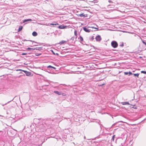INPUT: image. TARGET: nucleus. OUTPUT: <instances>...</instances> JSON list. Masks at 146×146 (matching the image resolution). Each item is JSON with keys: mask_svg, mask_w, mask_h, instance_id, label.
I'll return each instance as SVG.
<instances>
[{"mask_svg": "<svg viewBox=\"0 0 146 146\" xmlns=\"http://www.w3.org/2000/svg\"><path fill=\"white\" fill-rule=\"evenodd\" d=\"M23 71L25 73V74H26V75L27 76H31V72H27V71H24V70H23Z\"/></svg>", "mask_w": 146, "mask_h": 146, "instance_id": "nucleus-3", "label": "nucleus"}, {"mask_svg": "<svg viewBox=\"0 0 146 146\" xmlns=\"http://www.w3.org/2000/svg\"><path fill=\"white\" fill-rule=\"evenodd\" d=\"M54 92L55 94L58 95H61L62 94V92H58V91H55Z\"/></svg>", "mask_w": 146, "mask_h": 146, "instance_id": "nucleus-6", "label": "nucleus"}, {"mask_svg": "<svg viewBox=\"0 0 146 146\" xmlns=\"http://www.w3.org/2000/svg\"><path fill=\"white\" fill-rule=\"evenodd\" d=\"M128 74H129V75H132L133 74L132 73L130 72H128Z\"/></svg>", "mask_w": 146, "mask_h": 146, "instance_id": "nucleus-23", "label": "nucleus"}, {"mask_svg": "<svg viewBox=\"0 0 146 146\" xmlns=\"http://www.w3.org/2000/svg\"><path fill=\"white\" fill-rule=\"evenodd\" d=\"M32 21V20L31 19H25V20H23V23H25L26 22H28V21Z\"/></svg>", "mask_w": 146, "mask_h": 146, "instance_id": "nucleus-8", "label": "nucleus"}, {"mask_svg": "<svg viewBox=\"0 0 146 146\" xmlns=\"http://www.w3.org/2000/svg\"><path fill=\"white\" fill-rule=\"evenodd\" d=\"M23 29V27L22 26H20L18 30V31L19 32L21 31Z\"/></svg>", "mask_w": 146, "mask_h": 146, "instance_id": "nucleus-11", "label": "nucleus"}, {"mask_svg": "<svg viewBox=\"0 0 146 146\" xmlns=\"http://www.w3.org/2000/svg\"><path fill=\"white\" fill-rule=\"evenodd\" d=\"M32 35L33 36H36L37 35V33L35 31H34L32 33Z\"/></svg>", "mask_w": 146, "mask_h": 146, "instance_id": "nucleus-9", "label": "nucleus"}, {"mask_svg": "<svg viewBox=\"0 0 146 146\" xmlns=\"http://www.w3.org/2000/svg\"><path fill=\"white\" fill-rule=\"evenodd\" d=\"M111 45L114 48L117 47L118 46L117 42L115 41H112L111 42Z\"/></svg>", "mask_w": 146, "mask_h": 146, "instance_id": "nucleus-1", "label": "nucleus"}, {"mask_svg": "<svg viewBox=\"0 0 146 146\" xmlns=\"http://www.w3.org/2000/svg\"><path fill=\"white\" fill-rule=\"evenodd\" d=\"M141 72V73L146 74V71H142Z\"/></svg>", "mask_w": 146, "mask_h": 146, "instance_id": "nucleus-18", "label": "nucleus"}, {"mask_svg": "<svg viewBox=\"0 0 146 146\" xmlns=\"http://www.w3.org/2000/svg\"><path fill=\"white\" fill-rule=\"evenodd\" d=\"M95 39L96 40V41L98 42L100 41L101 40L102 38L101 37V36L100 35H97L95 38Z\"/></svg>", "mask_w": 146, "mask_h": 146, "instance_id": "nucleus-2", "label": "nucleus"}, {"mask_svg": "<svg viewBox=\"0 0 146 146\" xmlns=\"http://www.w3.org/2000/svg\"><path fill=\"white\" fill-rule=\"evenodd\" d=\"M67 26L62 25H60L58 27V28L60 29H63L66 28Z\"/></svg>", "mask_w": 146, "mask_h": 146, "instance_id": "nucleus-4", "label": "nucleus"}, {"mask_svg": "<svg viewBox=\"0 0 146 146\" xmlns=\"http://www.w3.org/2000/svg\"><path fill=\"white\" fill-rule=\"evenodd\" d=\"M133 75L135 76L138 77L139 75V74L138 73L134 74Z\"/></svg>", "mask_w": 146, "mask_h": 146, "instance_id": "nucleus-13", "label": "nucleus"}, {"mask_svg": "<svg viewBox=\"0 0 146 146\" xmlns=\"http://www.w3.org/2000/svg\"><path fill=\"white\" fill-rule=\"evenodd\" d=\"M50 26L51 25H58V24L57 23H50Z\"/></svg>", "mask_w": 146, "mask_h": 146, "instance_id": "nucleus-12", "label": "nucleus"}, {"mask_svg": "<svg viewBox=\"0 0 146 146\" xmlns=\"http://www.w3.org/2000/svg\"><path fill=\"white\" fill-rule=\"evenodd\" d=\"M0 117H3V116L0 115Z\"/></svg>", "mask_w": 146, "mask_h": 146, "instance_id": "nucleus-27", "label": "nucleus"}, {"mask_svg": "<svg viewBox=\"0 0 146 146\" xmlns=\"http://www.w3.org/2000/svg\"><path fill=\"white\" fill-rule=\"evenodd\" d=\"M27 49L28 50H35L34 48H29V47Z\"/></svg>", "mask_w": 146, "mask_h": 146, "instance_id": "nucleus-17", "label": "nucleus"}, {"mask_svg": "<svg viewBox=\"0 0 146 146\" xmlns=\"http://www.w3.org/2000/svg\"><path fill=\"white\" fill-rule=\"evenodd\" d=\"M22 55H26L27 54L26 53H23L22 54Z\"/></svg>", "mask_w": 146, "mask_h": 146, "instance_id": "nucleus-24", "label": "nucleus"}, {"mask_svg": "<svg viewBox=\"0 0 146 146\" xmlns=\"http://www.w3.org/2000/svg\"><path fill=\"white\" fill-rule=\"evenodd\" d=\"M115 135H113L112 138L111 140H112L113 141H114V138L115 137Z\"/></svg>", "mask_w": 146, "mask_h": 146, "instance_id": "nucleus-20", "label": "nucleus"}, {"mask_svg": "<svg viewBox=\"0 0 146 146\" xmlns=\"http://www.w3.org/2000/svg\"><path fill=\"white\" fill-rule=\"evenodd\" d=\"M143 42L145 44V45H146V42H145L144 41H143Z\"/></svg>", "mask_w": 146, "mask_h": 146, "instance_id": "nucleus-25", "label": "nucleus"}, {"mask_svg": "<svg viewBox=\"0 0 146 146\" xmlns=\"http://www.w3.org/2000/svg\"><path fill=\"white\" fill-rule=\"evenodd\" d=\"M124 74L125 75H127L128 74V72H125Z\"/></svg>", "mask_w": 146, "mask_h": 146, "instance_id": "nucleus-22", "label": "nucleus"}, {"mask_svg": "<svg viewBox=\"0 0 146 146\" xmlns=\"http://www.w3.org/2000/svg\"><path fill=\"white\" fill-rule=\"evenodd\" d=\"M79 15L80 17H85V15H84L83 14H81L80 15Z\"/></svg>", "mask_w": 146, "mask_h": 146, "instance_id": "nucleus-15", "label": "nucleus"}, {"mask_svg": "<svg viewBox=\"0 0 146 146\" xmlns=\"http://www.w3.org/2000/svg\"><path fill=\"white\" fill-rule=\"evenodd\" d=\"M80 41H83V39L82 37L80 36Z\"/></svg>", "mask_w": 146, "mask_h": 146, "instance_id": "nucleus-16", "label": "nucleus"}, {"mask_svg": "<svg viewBox=\"0 0 146 146\" xmlns=\"http://www.w3.org/2000/svg\"><path fill=\"white\" fill-rule=\"evenodd\" d=\"M83 29L84 31H85L87 33H89L90 32V30L88 29L86 27H84L83 28Z\"/></svg>", "mask_w": 146, "mask_h": 146, "instance_id": "nucleus-5", "label": "nucleus"}, {"mask_svg": "<svg viewBox=\"0 0 146 146\" xmlns=\"http://www.w3.org/2000/svg\"><path fill=\"white\" fill-rule=\"evenodd\" d=\"M74 33V35H75L76 36L77 35V32L76 31H75Z\"/></svg>", "mask_w": 146, "mask_h": 146, "instance_id": "nucleus-21", "label": "nucleus"}, {"mask_svg": "<svg viewBox=\"0 0 146 146\" xmlns=\"http://www.w3.org/2000/svg\"><path fill=\"white\" fill-rule=\"evenodd\" d=\"M94 39V36H92L90 39V40L91 41H92Z\"/></svg>", "mask_w": 146, "mask_h": 146, "instance_id": "nucleus-14", "label": "nucleus"}, {"mask_svg": "<svg viewBox=\"0 0 146 146\" xmlns=\"http://www.w3.org/2000/svg\"><path fill=\"white\" fill-rule=\"evenodd\" d=\"M47 68H52L54 69H56V68L54 67H53L50 65H49L47 67Z\"/></svg>", "mask_w": 146, "mask_h": 146, "instance_id": "nucleus-10", "label": "nucleus"}, {"mask_svg": "<svg viewBox=\"0 0 146 146\" xmlns=\"http://www.w3.org/2000/svg\"><path fill=\"white\" fill-rule=\"evenodd\" d=\"M121 104L123 105H129L130 104H129V102H121Z\"/></svg>", "mask_w": 146, "mask_h": 146, "instance_id": "nucleus-7", "label": "nucleus"}, {"mask_svg": "<svg viewBox=\"0 0 146 146\" xmlns=\"http://www.w3.org/2000/svg\"><path fill=\"white\" fill-rule=\"evenodd\" d=\"M120 46H123V44H122V45H121Z\"/></svg>", "mask_w": 146, "mask_h": 146, "instance_id": "nucleus-26", "label": "nucleus"}, {"mask_svg": "<svg viewBox=\"0 0 146 146\" xmlns=\"http://www.w3.org/2000/svg\"><path fill=\"white\" fill-rule=\"evenodd\" d=\"M85 137H84V139H85Z\"/></svg>", "mask_w": 146, "mask_h": 146, "instance_id": "nucleus-28", "label": "nucleus"}, {"mask_svg": "<svg viewBox=\"0 0 146 146\" xmlns=\"http://www.w3.org/2000/svg\"><path fill=\"white\" fill-rule=\"evenodd\" d=\"M65 42V41L64 40H62L61 41V42H60V43L62 44L63 43H64Z\"/></svg>", "mask_w": 146, "mask_h": 146, "instance_id": "nucleus-19", "label": "nucleus"}]
</instances>
